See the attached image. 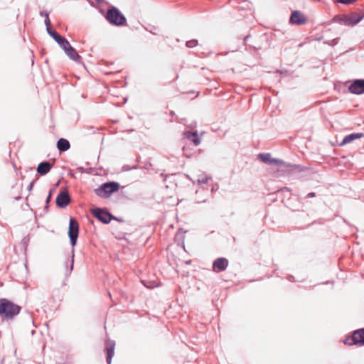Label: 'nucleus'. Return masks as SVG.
Segmentation results:
<instances>
[{"mask_svg": "<svg viewBox=\"0 0 364 364\" xmlns=\"http://www.w3.org/2000/svg\"><path fill=\"white\" fill-rule=\"evenodd\" d=\"M70 196L66 192H60L56 198V203L60 208L66 207L70 203Z\"/></svg>", "mask_w": 364, "mask_h": 364, "instance_id": "nucleus-10", "label": "nucleus"}, {"mask_svg": "<svg viewBox=\"0 0 364 364\" xmlns=\"http://www.w3.org/2000/svg\"><path fill=\"white\" fill-rule=\"evenodd\" d=\"M65 53L71 60L74 61H77L80 58V55L72 46L69 47L68 50H67Z\"/></svg>", "mask_w": 364, "mask_h": 364, "instance_id": "nucleus-18", "label": "nucleus"}, {"mask_svg": "<svg viewBox=\"0 0 364 364\" xmlns=\"http://www.w3.org/2000/svg\"><path fill=\"white\" fill-rule=\"evenodd\" d=\"M337 2L345 4V5H349L353 2H355V0H336Z\"/></svg>", "mask_w": 364, "mask_h": 364, "instance_id": "nucleus-28", "label": "nucleus"}, {"mask_svg": "<svg viewBox=\"0 0 364 364\" xmlns=\"http://www.w3.org/2000/svg\"><path fill=\"white\" fill-rule=\"evenodd\" d=\"M184 137L192 141L195 146H197L200 143V139L196 132H187L184 134Z\"/></svg>", "mask_w": 364, "mask_h": 364, "instance_id": "nucleus-14", "label": "nucleus"}, {"mask_svg": "<svg viewBox=\"0 0 364 364\" xmlns=\"http://www.w3.org/2000/svg\"><path fill=\"white\" fill-rule=\"evenodd\" d=\"M73 262H74V249L73 248V250H72V263H71V265H70V270L73 269Z\"/></svg>", "mask_w": 364, "mask_h": 364, "instance_id": "nucleus-32", "label": "nucleus"}, {"mask_svg": "<svg viewBox=\"0 0 364 364\" xmlns=\"http://www.w3.org/2000/svg\"><path fill=\"white\" fill-rule=\"evenodd\" d=\"M290 21L292 23H294L296 22V11H293L291 12V14L290 16Z\"/></svg>", "mask_w": 364, "mask_h": 364, "instance_id": "nucleus-30", "label": "nucleus"}, {"mask_svg": "<svg viewBox=\"0 0 364 364\" xmlns=\"http://www.w3.org/2000/svg\"><path fill=\"white\" fill-rule=\"evenodd\" d=\"M228 264V261L225 258H219L213 263V269L215 271H223L226 269Z\"/></svg>", "mask_w": 364, "mask_h": 364, "instance_id": "nucleus-12", "label": "nucleus"}, {"mask_svg": "<svg viewBox=\"0 0 364 364\" xmlns=\"http://www.w3.org/2000/svg\"><path fill=\"white\" fill-rule=\"evenodd\" d=\"M348 91L354 95H362L364 93V79H355L348 86Z\"/></svg>", "mask_w": 364, "mask_h": 364, "instance_id": "nucleus-6", "label": "nucleus"}, {"mask_svg": "<svg viewBox=\"0 0 364 364\" xmlns=\"http://www.w3.org/2000/svg\"><path fill=\"white\" fill-rule=\"evenodd\" d=\"M92 213L99 220L104 223H108L111 220V215L100 208L94 209Z\"/></svg>", "mask_w": 364, "mask_h": 364, "instance_id": "nucleus-8", "label": "nucleus"}, {"mask_svg": "<svg viewBox=\"0 0 364 364\" xmlns=\"http://www.w3.org/2000/svg\"><path fill=\"white\" fill-rule=\"evenodd\" d=\"M303 45H304V43H301L298 44L297 46L298 47H301V46H303Z\"/></svg>", "mask_w": 364, "mask_h": 364, "instance_id": "nucleus-34", "label": "nucleus"}, {"mask_svg": "<svg viewBox=\"0 0 364 364\" xmlns=\"http://www.w3.org/2000/svg\"><path fill=\"white\" fill-rule=\"evenodd\" d=\"M209 179L210 178L207 176L202 175L198 178L197 182L198 184L206 183L208 182Z\"/></svg>", "mask_w": 364, "mask_h": 364, "instance_id": "nucleus-21", "label": "nucleus"}, {"mask_svg": "<svg viewBox=\"0 0 364 364\" xmlns=\"http://www.w3.org/2000/svg\"><path fill=\"white\" fill-rule=\"evenodd\" d=\"M364 136L363 133H352L348 135H346L343 139L342 141L340 143L339 146H343L347 144L352 142L355 139H358Z\"/></svg>", "mask_w": 364, "mask_h": 364, "instance_id": "nucleus-11", "label": "nucleus"}, {"mask_svg": "<svg viewBox=\"0 0 364 364\" xmlns=\"http://www.w3.org/2000/svg\"><path fill=\"white\" fill-rule=\"evenodd\" d=\"M364 18V14L353 13L350 16H346L344 20V25L353 26L360 22Z\"/></svg>", "mask_w": 364, "mask_h": 364, "instance_id": "nucleus-7", "label": "nucleus"}, {"mask_svg": "<svg viewBox=\"0 0 364 364\" xmlns=\"http://www.w3.org/2000/svg\"><path fill=\"white\" fill-rule=\"evenodd\" d=\"M346 18V16H336L334 18H333V20L334 21L336 22H338L340 23H342V24H344V20L343 18Z\"/></svg>", "mask_w": 364, "mask_h": 364, "instance_id": "nucleus-24", "label": "nucleus"}, {"mask_svg": "<svg viewBox=\"0 0 364 364\" xmlns=\"http://www.w3.org/2000/svg\"><path fill=\"white\" fill-rule=\"evenodd\" d=\"M196 45H197V41H196V40L188 41H187V43H186V46H187V47H188V48H193V47H195Z\"/></svg>", "mask_w": 364, "mask_h": 364, "instance_id": "nucleus-27", "label": "nucleus"}, {"mask_svg": "<svg viewBox=\"0 0 364 364\" xmlns=\"http://www.w3.org/2000/svg\"><path fill=\"white\" fill-rule=\"evenodd\" d=\"M58 44L60 46H62L63 44H65V42L67 41V40L62 37L61 36H60L59 37H58L57 39L55 40Z\"/></svg>", "mask_w": 364, "mask_h": 364, "instance_id": "nucleus-25", "label": "nucleus"}, {"mask_svg": "<svg viewBox=\"0 0 364 364\" xmlns=\"http://www.w3.org/2000/svg\"><path fill=\"white\" fill-rule=\"evenodd\" d=\"M107 20L115 25H122L125 22L124 16L117 9H112L107 14Z\"/></svg>", "mask_w": 364, "mask_h": 364, "instance_id": "nucleus-4", "label": "nucleus"}, {"mask_svg": "<svg viewBox=\"0 0 364 364\" xmlns=\"http://www.w3.org/2000/svg\"><path fill=\"white\" fill-rule=\"evenodd\" d=\"M79 232V225L77 222L71 218L69 223L68 235L73 247L76 245Z\"/></svg>", "mask_w": 364, "mask_h": 364, "instance_id": "nucleus-5", "label": "nucleus"}, {"mask_svg": "<svg viewBox=\"0 0 364 364\" xmlns=\"http://www.w3.org/2000/svg\"><path fill=\"white\" fill-rule=\"evenodd\" d=\"M314 197H316V193H314V192L309 193L304 198H301L300 203L302 204L304 203H308L307 199L309 198H314Z\"/></svg>", "mask_w": 364, "mask_h": 364, "instance_id": "nucleus-20", "label": "nucleus"}, {"mask_svg": "<svg viewBox=\"0 0 364 364\" xmlns=\"http://www.w3.org/2000/svg\"><path fill=\"white\" fill-rule=\"evenodd\" d=\"M297 178H311L314 174V171L311 168L304 167L297 164Z\"/></svg>", "mask_w": 364, "mask_h": 364, "instance_id": "nucleus-9", "label": "nucleus"}, {"mask_svg": "<svg viewBox=\"0 0 364 364\" xmlns=\"http://www.w3.org/2000/svg\"><path fill=\"white\" fill-rule=\"evenodd\" d=\"M259 157L263 162L267 164H273L279 162L278 160L272 159L270 154H261L259 155Z\"/></svg>", "mask_w": 364, "mask_h": 364, "instance_id": "nucleus-16", "label": "nucleus"}, {"mask_svg": "<svg viewBox=\"0 0 364 364\" xmlns=\"http://www.w3.org/2000/svg\"><path fill=\"white\" fill-rule=\"evenodd\" d=\"M51 168V164L48 162H42L37 167V172L40 175H45L48 173Z\"/></svg>", "mask_w": 364, "mask_h": 364, "instance_id": "nucleus-15", "label": "nucleus"}, {"mask_svg": "<svg viewBox=\"0 0 364 364\" xmlns=\"http://www.w3.org/2000/svg\"><path fill=\"white\" fill-rule=\"evenodd\" d=\"M71 45L70 43L67 41L65 44H63L60 48L65 52L67 50H68V48L70 47Z\"/></svg>", "mask_w": 364, "mask_h": 364, "instance_id": "nucleus-29", "label": "nucleus"}, {"mask_svg": "<svg viewBox=\"0 0 364 364\" xmlns=\"http://www.w3.org/2000/svg\"><path fill=\"white\" fill-rule=\"evenodd\" d=\"M306 18L301 11L297 10V26L303 25L306 23Z\"/></svg>", "mask_w": 364, "mask_h": 364, "instance_id": "nucleus-19", "label": "nucleus"}, {"mask_svg": "<svg viewBox=\"0 0 364 364\" xmlns=\"http://www.w3.org/2000/svg\"><path fill=\"white\" fill-rule=\"evenodd\" d=\"M323 39V36H318V37H316L314 41H321V40Z\"/></svg>", "mask_w": 364, "mask_h": 364, "instance_id": "nucleus-33", "label": "nucleus"}, {"mask_svg": "<svg viewBox=\"0 0 364 364\" xmlns=\"http://www.w3.org/2000/svg\"><path fill=\"white\" fill-rule=\"evenodd\" d=\"M338 38H334V39H332V40L325 41L323 42L324 44L331 46H335L336 45L338 44Z\"/></svg>", "mask_w": 364, "mask_h": 364, "instance_id": "nucleus-22", "label": "nucleus"}, {"mask_svg": "<svg viewBox=\"0 0 364 364\" xmlns=\"http://www.w3.org/2000/svg\"><path fill=\"white\" fill-rule=\"evenodd\" d=\"M343 343L348 346H364V328L354 331L343 340Z\"/></svg>", "mask_w": 364, "mask_h": 364, "instance_id": "nucleus-2", "label": "nucleus"}, {"mask_svg": "<svg viewBox=\"0 0 364 364\" xmlns=\"http://www.w3.org/2000/svg\"><path fill=\"white\" fill-rule=\"evenodd\" d=\"M119 185L116 182L106 183L95 190L96 194L101 198H107L119 190Z\"/></svg>", "mask_w": 364, "mask_h": 364, "instance_id": "nucleus-3", "label": "nucleus"}, {"mask_svg": "<svg viewBox=\"0 0 364 364\" xmlns=\"http://www.w3.org/2000/svg\"><path fill=\"white\" fill-rule=\"evenodd\" d=\"M114 346L115 343L112 341H108L106 343V350L107 353V362L108 364H110L112 362V358L114 352Z\"/></svg>", "mask_w": 364, "mask_h": 364, "instance_id": "nucleus-13", "label": "nucleus"}, {"mask_svg": "<svg viewBox=\"0 0 364 364\" xmlns=\"http://www.w3.org/2000/svg\"><path fill=\"white\" fill-rule=\"evenodd\" d=\"M57 147L59 151H65L70 148V143L67 139H60L57 143Z\"/></svg>", "mask_w": 364, "mask_h": 364, "instance_id": "nucleus-17", "label": "nucleus"}, {"mask_svg": "<svg viewBox=\"0 0 364 364\" xmlns=\"http://www.w3.org/2000/svg\"><path fill=\"white\" fill-rule=\"evenodd\" d=\"M45 16H46L45 23H46V25L47 26V28H48V26L50 25V20H49L48 14H46Z\"/></svg>", "mask_w": 364, "mask_h": 364, "instance_id": "nucleus-31", "label": "nucleus"}, {"mask_svg": "<svg viewBox=\"0 0 364 364\" xmlns=\"http://www.w3.org/2000/svg\"><path fill=\"white\" fill-rule=\"evenodd\" d=\"M20 306L6 299H0V315L6 318H12L20 311Z\"/></svg>", "mask_w": 364, "mask_h": 364, "instance_id": "nucleus-1", "label": "nucleus"}, {"mask_svg": "<svg viewBox=\"0 0 364 364\" xmlns=\"http://www.w3.org/2000/svg\"><path fill=\"white\" fill-rule=\"evenodd\" d=\"M58 44L60 46H62L63 44H65V42L67 41V40L62 37L61 36H60L59 37H58L57 39L55 40Z\"/></svg>", "mask_w": 364, "mask_h": 364, "instance_id": "nucleus-26", "label": "nucleus"}, {"mask_svg": "<svg viewBox=\"0 0 364 364\" xmlns=\"http://www.w3.org/2000/svg\"><path fill=\"white\" fill-rule=\"evenodd\" d=\"M48 33L54 39H57L60 35L55 31H51L49 27L47 28Z\"/></svg>", "mask_w": 364, "mask_h": 364, "instance_id": "nucleus-23", "label": "nucleus"}]
</instances>
